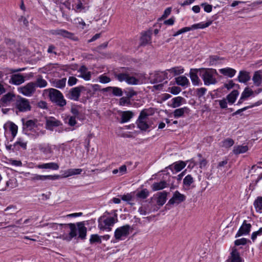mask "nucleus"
<instances>
[{"label":"nucleus","mask_w":262,"mask_h":262,"mask_svg":"<svg viewBox=\"0 0 262 262\" xmlns=\"http://www.w3.org/2000/svg\"><path fill=\"white\" fill-rule=\"evenodd\" d=\"M67 82L66 78H62L61 79H55L51 80V84L53 86L58 89H63L65 87Z\"/></svg>","instance_id":"nucleus-27"},{"label":"nucleus","mask_w":262,"mask_h":262,"mask_svg":"<svg viewBox=\"0 0 262 262\" xmlns=\"http://www.w3.org/2000/svg\"><path fill=\"white\" fill-rule=\"evenodd\" d=\"M60 226H64V228L68 227L70 229V232L68 235H63V238L67 241H70L74 237H76L77 235V231H78V237L81 239H84L86 236L87 229L84 226L83 224L79 222L77 223V226L75 224L70 223L68 224H61Z\"/></svg>","instance_id":"nucleus-1"},{"label":"nucleus","mask_w":262,"mask_h":262,"mask_svg":"<svg viewBox=\"0 0 262 262\" xmlns=\"http://www.w3.org/2000/svg\"><path fill=\"white\" fill-rule=\"evenodd\" d=\"M262 234V227L260 228L257 231L253 232L251 235V239L253 241H254L256 238L257 236Z\"/></svg>","instance_id":"nucleus-64"},{"label":"nucleus","mask_w":262,"mask_h":262,"mask_svg":"<svg viewBox=\"0 0 262 262\" xmlns=\"http://www.w3.org/2000/svg\"><path fill=\"white\" fill-rule=\"evenodd\" d=\"M1 107L8 106L16 100V96L14 93L9 92L6 93V90L1 84Z\"/></svg>","instance_id":"nucleus-10"},{"label":"nucleus","mask_w":262,"mask_h":262,"mask_svg":"<svg viewBox=\"0 0 262 262\" xmlns=\"http://www.w3.org/2000/svg\"><path fill=\"white\" fill-rule=\"evenodd\" d=\"M35 83V88L36 87H38L40 88H45L47 85V82L46 80L42 78V77H38Z\"/></svg>","instance_id":"nucleus-47"},{"label":"nucleus","mask_w":262,"mask_h":262,"mask_svg":"<svg viewBox=\"0 0 262 262\" xmlns=\"http://www.w3.org/2000/svg\"><path fill=\"white\" fill-rule=\"evenodd\" d=\"M190 28L189 27H184L179 30H178L177 32H176L173 35V36L176 37L180 34H181L182 33L190 31Z\"/></svg>","instance_id":"nucleus-61"},{"label":"nucleus","mask_w":262,"mask_h":262,"mask_svg":"<svg viewBox=\"0 0 262 262\" xmlns=\"http://www.w3.org/2000/svg\"><path fill=\"white\" fill-rule=\"evenodd\" d=\"M25 77L20 74H13L11 76L10 82L15 85H19L25 81Z\"/></svg>","instance_id":"nucleus-28"},{"label":"nucleus","mask_w":262,"mask_h":262,"mask_svg":"<svg viewBox=\"0 0 262 262\" xmlns=\"http://www.w3.org/2000/svg\"><path fill=\"white\" fill-rule=\"evenodd\" d=\"M200 73V69H191L189 72V76L191 82L194 85L201 84V81L199 79L198 74Z\"/></svg>","instance_id":"nucleus-23"},{"label":"nucleus","mask_w":262,"mask_h":262,"mask_svg":"<svg viewBox=\"0 0 262 262\" xmlns=\"http://www.w3.org/2000/svg\"><path fill=\"white\" fill-rule=\"evenodd\" d=\"M39 151L45 155H50V156L53 154L54 150L59 151V148L55 145L49 143H42L38 146Z\"/></svg>","instance_id":"nucleus-12"},{"label":"nucleus","mask_w":262,"mask_h":262,"mask_svg":"<svg viewBox=\"0 0 262 262\" xmlns=\"http://www.w3.org/2000/svg\"><path fill=\"white\" fill-rule=\"evenodd\" d=\"M193 178L190 174L186 176L183 180V184L185 186L190 187V186L193 183Z\"/></svg>","instance_id":"nucleus-51"},{"label":"nucleus","mask_w":262,"mask_h":262,"mask_svg":"<svg viewBox=\"0 0 262 262\" xmlns=\"http://www.w3.org/2000/svg\"><path fill=\"white\" fill-rule=\"evenodd\" d=\"M254 206L257 212H262V196H259L255 200Z\"/></svg>","instance_id":"nucleus-46"},{"label":"nucleus","mask_w":262,"mask_h":262,"mask_svg":"<svg viewBox=\"0 0 262 262\" xmlns=\"http://www.w3.org/2000/svg\"><path fill=\"white\" fill-rule=\"evenodd\" d=\"M151 36L149 33L145 32L143 34L141 38V45L145 46L150 42Z\"/></svg>","instance_id":"nucleus-45"},{"label":"nucleus","mask_w":262,"mask_h":262,"mask_svg":"<svg viewBox=\"0 0 262 262\" xmlns=\"http://www.w3.org/2000/svg\"><path fill=\"white\" fill-rule=\"evenodd\" d=\"M75 116H68L65 119L66 123L71 126H73L77 123Z\"/></svg>","instance_id":"nucleus-53"},{"label":"nucleus","mask_w":262,"mask_h":262,"mask_svg":"<svg viewBox=\"0 0 262 262\" xmlns=\"http://www.w3.org/2000/svg\"><path fill=\"white\" fill-rule=\"evenodd\" d=\"M46 128L50 130H53L54 127H58L62 125L60 121L53 117L46 118Z\"/></svg>","instance_id":"nucleus-20"},{"label":"nucleus","mask_w":262,"mask_h":262,"mask_svg":"<svg viewBox=\"0 0 262 262\" xmlns=\"http://www.w3.org/2000/svg\"><path fill=\"white\" fill-rule=\"evenodd\" d=\"M86 89L83 86H79L71 89L69 93L68 98L74 101H78L82 91H86Z\"/></svg>","instance_id":"nucleus-16"},{"label":"nucleus","mask_w":262,"mask_h":262,"mask_svg":"<svg viewBox=\"0 0 262 262\" xmlns=\"http://www.w3.org/2000/svg\"><path fill=\"white\" fill-rule=\"evenodd\" d=\"M190 112V109L186 106L176 109L173 112V117L176 118L183 117L184 116V114H189Z\"/></svg>","instance_id":"nucleus-26"},{"label":"nucleus","mask_w":262,"mask_h":262,"mask_svg":"<svg viewBox=\"0 0 262 262\" xmlns=\"http://www.w3.org/2000/svg\"><path fill=\"white\" fill-rule=\"evenodd\" d=\"M130 103L129 97H123L120 99L119 104L122 106L128 105Z\"/></svg>","instance_id":"nucleus-57"},{"label":"nucleus","mask_w":262,"mask_h":262,"mask_svg":"<svg viewBox=\"0 0 262 262\" xmlns=\"http://www.w3.org/2000/svg\"><path fill=\"white\" fill-rule=\"evenodd\" d=\"M186 196L181 193L178 190L176 191L172 196V198L169 200L168 204L169 205H178L182 202L185 201Z\"/></svg>","instance_id":"nucleus-18"},{"label":"nucleus","mask_w":262,"mask_h":262,"mask_svg":"<svg viewBox=\"0 0 262 262\" xmlns=\"http://www.w3.org/2000/svg\"><path fill=\"white\" fill-rule=\"evenodd\" d=\"M254 93V92L249 88L246 87L243 93H242V96L243 97H244L245 99H247L248 98H249L250 96H252Z\"/></svg>","instance_id":"nucleus-52"},{"label":"nucleus","mask_w":262,"mask_h":262,"mask_svg":"<svg viewBox=\"0 0 262 262\" xmlns=\"http://www.w3.org/2000/svg\"><path fill=\"white\" fill-rule=\"evenodd\" d=\"M167 193L165 191L160 192L157 198V203L158 205H163L166 201Z\"/></svg>","instance_id":"nucleus-43"},{"label":"nucleus","mask_w":262,"mask_h":262,"mask_svg":"<svg viewBox=\"0 0 262 262\" xmlns=\"http://www.w3.org/2000/svg\"><path fill=\"white\" fill-rule=\"evenodd\" d=\"M132 230V228L129 225H125L117 228L114 232L115 239L113 242L116 243L124 240L128 236Z\"/></svg>","instance_id":"nucleus-8"},{"label":"nucleus","mask_w":262,"mask_h":262,"mask_svg":"<svg viewBox=\"0 0 262 262\" xmlns=\"http://www.w3.org/2000/svg\"><path fill=\"white\" fill-rule=\"evenodd\" d=\"M45 133V130L40 129L39 125H37L36 127H34L33 129H31L30 131L26 132L25 134L31 139H35L40 136H43Z\"/></svg>","instance_id":"nucleus-19"},{"label":"nucleus","mask_w":262,"mask_h":262,"mask_svg":"<svg viewBox=\"0 0 262 262\" xmlns=\"http://www.w3.org/2000/svg\"><path fill=\"white\" fill-rule=\"evenodd\" d=\"M248 147L247 145H237L233 148V152L235 155L245 153L248 150Z\"/></svg>","instance_id":"nucleus-40"},{"label":"nucleus","mask_w":262,"mask_h":262,"mask_svg":"<svg viewBox=\"0 0 262 262\" xmlns=\"http://www.w3.org/2000/svg\"><path fill=\"white\" fill-rule=\"evenodd\" d=\"M4 129L6 139L12 141L17 133V126L13 122H8L4 125Z\"/></svg>","instance_id":"nucleus-9"},{"label":"nucleus","mask_w":262,"mask_h":262,"mask_svg":"<svg viewBox=\"0 0 262 262\" xmlns=\"http://www.w3.org/2000/svg\"><path fill=\"white\" fill-rule=\"evenodd\" d=\"M221 74L224 76H227L230 78L233 77L236 74V70L231 68H225L219 70Z\"/></svg>","instance_id":"nucleus-32"},{"label":"nucleus","mask_w":262,"mask_h":262,"mask_svg":"<svg viewBox=\"0 0 262 262\" xmlns=\"http://www.w3.org/2000/svg\"><path fill=\"white\" fill-rule=\"evenodd\" d=\"M227 262H244V260L241 257L239 252L235 247H233Z\"/></svg>","instance_id":"nucleus-21"},{"label":"nucleus","mask_w":262,"mask_h":262,"mask_svg":"<svg viewBox=\"0 0 262 262\" xmlns=\"http://www.w3.org/2000/svg\"><path fill=\"white\" fill-rule=\"evenodd\" d=\"M168 78V73L167 71H157L152 73H150L148 77L149 80L151 83L155 84L160 83L158 84H156L153 86V88L156 90H161L163 89L164 84L167 83L166 81L164 83L162 81Z\"/></svg>","instance_id":"nucleus-4"},{"label":"nucleus","mask_w":262,"mask_h":262,"mask_svg":"<svg viewBox=\"0 0 262 262\" xmlns=\"http://www.w3.org/2000/svg\"><path fill=\"white\" fill-rule=\"evenodd\" d=\"M82 171L81 168H70L64 171V177L67 178L74 175L80 174Z\"/></svg>","instance_id":"nucleus-38"},{"label":"nucleus","mask_w":262,"mask_h":262,"mask_svg":"<svg viewBox=\"0 0 262 262\" xmlns=\"http://www.w3.org/2000/svg\"><path fill=\"white\" fill-rule=\"evenodd\" d=\"M154 113L153 109L151 108L142 110L137 121L138 128L142 130L147 129L149 127V125L147 123V117L152 115Z\"/></svg>","instance_id":"nucleus-6"},{"label":"nucleus","mask_w":262,"mask_h":262,"mask_svg":"<svg viewBox=\"0 0 262 262\" xmlns=\"http://www.w3.org/2000/svg\"><path fill=\"white\" fill-rule=\"evenodd\" d=\"M176 82L178 85L182 86H187L189 84V80L184 76H180L176 78Z\"/></svg>","instance_id":"nucleus-39"},{"label":"nucleus","mask_w":262,"mask_h":262,"mask_svg":"<svg viewBox=\"0 0 262 262\" xmlns=\"http://www.w3.org/2000/svg\"><path fill=\"white\" fill-rule=\"evenodd\" d=\"M74 24H75L77 27H80L83 29L85 26V23L84 20L80 17L76 18L74 19Z\"/></svg>","instance_id":"nucleus-55"},{"label":"nucleus","mask_w":262,"mask_h":262,"mask_svg":"<svg viewBox=\"0 0 262 262\" xmlns=\"http://www.w3.org/2000/svg\"><path fill=\"white\" fill-rule=\"evenodd\" d=\"M60 176L55 175H40L37 174H32L30 178V180L33 182L38 181H45L46 180H56L60 178Z\"/></svg>","instance_id":"nucleus-17"},{"label":"nucleus","mask_w":262,"mask_h":262,"mask_svg":"<svg viewBox=\"0 0 262 262\" xmlns=\"http://www.w3.org/2000/svg\"><path fill=\"white\" fill-rule=\"evenodd\" d=\"M133 116L134 113L132 111H123L121 113V118L120 122L121 123L127 122L129 121Z\"/></svg>","instance_id":"nucleus-36"},{"label":"nucleus","mask_w":262,"mask_h":262,"mask_svg":"<svg viewBox=\"0 0 262 262\" xmlns=\"http://www.w3.org/2000/svg\"><path fill=\"white\" fill-rule=\"evenodd\" d=\"M48 92L50 100L56 103L60 106H63L66 105V100L64 99L62 94L58 90L50 88L45 90Z\"/></svg>","instance_id":"nucleus-7"},{"label":"nucleus","mask_w":262,"mask_h":262,"mask_svg":"<svg viewBox=\"0 0 262 262\" xmlns=\"http://www.w3.org/2000/svg\"><path fill=\"white\" fill-rule=\"evenodd\" d=\"M51 33L54 35H60L65 38L71 39L74 41H77L78 38L74 33L64 29H55L51 31Z\"/></svg>","instance_id":"nucleus-13"},{"label":"nucleus","mask_w":262,"mask_h":262,"mask_svg":"<svg viewBox=\"0 0 262 262\" xmlns=\"http://www.w3.org/2000/svg\"><path fill=\"white\" fill-rule=\"evenodd\" d=\"M18 92L26 96H32L35 91V83L31 82L18 89Z\"/></svg>","instance_id":"nucleus-15"},{"label":"nucleus","mask_w":262,"mask_h":262,"mask_svg":"<svg viewBox=\"0 0 262 262\" xmlns=\"http://www.w3.org/2000/svg\"><path fill=\"white\" fill-rule=\"evenodd\" d=\"M78 71L80 73V77L84 79L85 80H89L91 78V73L88 71V69L84 66H81Z\"/></svg>","instance_id":"nucleus-31"},{"label":"nucleus","mask_w":262,"mask_h":262,"mask_svg":"<svg viewBox=\"0 0 262 262\" xmlns=\"http://www.w3.org/2000/svg\"><path fill=\"white\" fill-rule=\"evenodd\" d=\"M252 81L253 82V84L256 86H259L262 83V71L258 70L255 71L254 73Z\"/></svg>","instance_id":"nucleus-29"},{"label":"nucleus","mask_w":262,"mask_h":262,"mask_svg":"<svg viewBox=\"0 0 262 262\" xmlns=\"http://www.w3.org/2000/svg\"><path fill=\"white\" fill-rule=\"evenodd\" d=\"M185 166V162L182 161H180L174 163L172 165H170L169 167L172 170L174 169L176 172H179L183 169Z\"/></svg>","instance_id":"nucleus-34"},{"label":"nucleus","mask_w":262,"mask_h":262,"mask_svg":"<svg viewBox=\"0 0 262 262\" xmlns=\"http://www.w3.org/2000/svg\"><path fill=\"white\" fill-rule=\"evenodd\" d=\"M171 11V8L169 7L166 8L163 14L162 15V16L159 18V20H161L162 19H163L164 18H166L170 14Z\"/></svg>","instance_id":"nucleus-63"},{"label":"nucleus","mask_w":262,"mask_h":262,"mask_svg":"<svg viewBox=\"0 0 262 262\" xmlns=\"http://www.w3.org/2000/svg\"><path fill=\"white\" fill-rule=\"evenodd\" d=\"M27 141L22 138H18L13 144L12 151H19L21 149L26 150L27 147Z\"/></svg>","instance_id":"nucleus-22"},{"label":"nucleus","mask_w":262,"mask_h":262,"mask_svg":"<svg viewBox=\"0 0 262 262\" xmlns=\"http://www.w3.org/2000/svg\"><path fill=\"white\" fill-rule=\"evenodd\" d=\"M136 73L129 72L128 69L122 68V71L118 74H115V77L119 81H125L128 84L137 85L139 83V80L134 76Z\"/></svg>","instance_id":"nucleus-5"},{"label":"nucleus","mask_w":262,"mask_h":262,"mask_svg":"<svg viewBox=\"0 0 262 262\" xmlns=\"http://www.w3.org/2000/svg\"><path fill=\"white\" fill-rule=\"evenodd\" d=\"M234 143L233 139L227 138L223 141V146L225 148H229L232 146Z\"/></svg>","instance_id":"nucleus-56"},{"label":"nucleus","mask_w":262,"mask_h":262,"mask_svg":"<svg viewBox=\"0 0 262 262\" xmlns=\"http://www.w3.org/2000/svg\"><path fill=\"white\" fill-rule=\"evenodd\" d=\"M36 167L39 169H49L56 170L59 169V166L56 163L51 162L38 164L36 166Z\"/></svg>","instance_id":"nucleus-30"},{"label":"nucleus","mask_w":262,"mask_h":262,"mask_svg":"<svg viewBox=\"0 0 262 262\" xmlns=\"http://www.w3.org/2000/svg\"><path fill=\"white\" fill-rule=\"evenodd\" d=\"M16 212V207L13 205H10L7 207L4 211L5 215L10 214L12 215Z\"/></svg>","instance_id":"nucleus-50"},{"label":"nucleus","mask_w":262,"mask_h":262,"mask_svg":"<svg viewBox=\"0 0 262 262\" xmlns=\"http://www.w3.org/2000/svg\"><path fill=\"white\" fill-rule=\"evenodd\" d=\"M99 82L102 83H107L111 81V79L104 75H100L99 77Z\"/></svg>","instance_id":"nucleus-60"},{"label":"nucleus","mask_w":262,"mask_h":262,"mask_svg":"<svg viewBox=\"0 0 262 262\" xmlns=\"http://www.w3.org/2000/svg\"><path fill=\"white\" fill-rule=\"evenodd\" d=\"M217 75V72L214 69L200 68V76L205 85L215 84L217 82L216 78Z\"/></svg>","instance_id":"nucleus-3"},{"label":"nucleus","mask_w":262,"mask_h":262,"mask_svg":"<svg viewBox=\"0 0 262 262\" xmlns=\"http://www.w3.org/2000/svg\"><path fill=\"white\" fill-rule=\"evenodd\" d=\"M251 225L250 224L247 223L246 221L245 220L236 233L235 237L248 234L251 230Z\"/></svg>","instance_id":"nucleus-24"},{"label":"nucleus","mask_w":262,"mask_h":262,"mask_svg":"<svg viewBox=\"0 0 262 262\" xmlns=\"http://www.w3.org/2000/svg\"><path fill=\"white\" fill-rule=\"evenodd\" d=\"M238 94L237 90H233L227 96L226 99L229 103L233 104L235 102Z\"/></svg>","instance_id":"nucleus-42"},{"label":"nucleus","mask_w":262,"mask_h":262,"mask_svg":"<svg viewBox=\"0 0 262 262\" xmlns=\"http://www.w3.org/2000/svg\"><path fill=\"white\" fill-rule=\"evenodd\" d=\"M23 123V132L25 134L26 132L30 131L31 129L36 127L37 125H40L37 119H26L25 118L21 119Z\"/></svg>","instance_id":"nucleus-14"},{"label":"nucleus","mask_w":262,"mask_h":262,"mask_svg":"<svg viewBox=\"0 0 262 262\" xmlns=\"http://www.w3.org/2000/svg\"><path fill=\"white\" fill-rule=\"evenodd\" d=\"M250 79L249 73L246 71H241L238 76V80L241 83H246Z\"/></svg>","instance_id":"nucleus-37"},{"label":"nucleus","mask_w":262,"mask_h":262,"mask_svg":"<svg viewBox=\"0 0 262 262\" xmlns=\"http://www.w3.org/2000/svg\"><path fill=\"white\" fill-rule=\"evenodd\" d=\"M16 180L15 179H10L6 182V187L3 190H8L16 186Z\"/></svg>","instance_id":"nucleus-48"},{"label":"nucleus","mask_w":262,"mask_h":262,"mask_svg":"<svg viewBox=\"0 0 262 262\" xmlns=\"http://www.w3.org/2000/svg\"><path fill=\"white\" fill-rule=\"evenodd\" d=\"M167 185V183L165 181H163L157 183H154L152 185L151 188L152 190L157 191L166 187Z\"/></svg>","instance_id":"nucleus-44"},{"label":"nucleus","mask_w":262,"mask_h":262,"mask_svg":"<svg viewBox=\"0 0 262 262\" xmlns=\"http://www.w3.org/2000/svg\"><path fill=\"white\" fill-rule=\"evenodd\" d=\"M165 71H167L168 73L169 72L170 74L168 76V77H172L183 73L184 72V69L181 67H176L170 69H167Z\"/></svg>","instance_id":"nucleus-33"},{"label":"nucleus","mask_w":262,"mask_h":262,"mask_svg":"<svg viewBox=\"0 0 262 262\" xmlns=\"http://www.w3.org/2000/svg\"><path fill=\"white\" fill-rule=\"evenodd\" d=\"M206 92L207 89L205 88H201L196 89V94L198 97L200 98L203 96L205 94Z\"/></svg>","instance_id":"nucleus-58"},{"label":"nucleus","mask_w":262,"mask_h":262,"mask_svg":"<svg viewBox=\"0 0 262 262\" xmlns=\"http://www.w3.org/2000/svg\"><path fill=\"white\" fill-rule=\"evenodd\" d=\"M212 23V21H209L206 22V23H204L203 22H201L198 24H195L192 25L191 26L189 27L190 30H196L198 29H204L209 27Z\"/></svg>","instance_id":"nucleus-41"},{"label":"nucleus","mask_w":262,"mask_h":262,"mask_svg":"<svg viewBox=\"0 0 262 262\" xmlns=\"http://www.w3.org/2000/svg\"><path fill=\"white\" fill-rule=\"evenodd\" d=\"M209 66L215 65L217 63L219 60V57L217 56H212L209 57Z\"/></svg>","instance_id":"nucleus-59"},{"label":"nucleus","mask_w":262,"mask_h":262,"mask_svg":"<svg viewBox=\"0 0 262 262\" xmlns=\"http://www.w3.org/2000/svg\"><path fill=\"white\" fill-rule=\"evenodd\" d=\"M248 239L245 238H242L235 241L234 244L235 246L245 245L247 244Z\"/></svg>","instance_id":"nucleus-62"},{"label":"nucleus","mask_w":262,"mask_h":262,"mask_svg":"<svg viewBox=\"0 0 262 262\" xmlns=\"http://www.w3.org/2000/svg\"><path fill=\"white\" fill-rule=\"evenodd\" d=\"M112 90V93L116 96H121L123 94V92L121 88L118 87L108 86L106 88H103L101 90L102 92H108L110 90Z\"/></svg>","instance_id":"nucleus-35"},{"label":"nucleus","mask_w":262,"mask_h":262,"mask_svg":"<svg viewBox=\"0 0 262 262\" xmlns=\"http://www.w3.org/2000/svg\"><path fill=\"white\" fill-rule=\"evenodd\" d=\"M118 222L117 215L110 214L105 212L98 219V228L100 231L110 232L116 223Z\"/></svg>","instance_id":"nucleus-2"},{"label":"nucleus","mask_w":262,"mask_h":262,"mask_svg":"<svg viewBox=\"0 0 262 262\" xmlns=\"http://www.w3.org/2000/svg\"><path fill=\"white\" fill-rule=\"evenodd\" d=\"M15 106L16 108L21 112H28L31 109L29 101L19 96H18L16 98Z\"/></svg>","instance_id":"nucleus-11"},{"label":"nucleus","mask_w":262,"mask_h":262,"mask_svg":"<svg viewBox=\"0 0 262 262\" xmlns=\"http://www.w3.org/2000/svg\"><path fill=\"white\" fill-rule=\"evenodd\" d=\"M149 195V191L147 189H144L137 193L136 196L141 199H145Z\"/></svg>","instance_id":"nucleus-49"},{"label":"nucleus","mask_w":262,"mask_h":262,"mask_svg":"<svg viewBox=\"0 0 262 262\" xmlns=\"http://www.w3.org/2000/svg\"><path fill=\"white\" fill-rule=\"evenodd\" d=\"M185 102V99L181 96L173 98L168 105L172 108H177L180 106Z\"/></svg>","instance_id":"nucleus-25"},{"label":"nucleus","mask_w":262,"mask_h":262,"mask_svg":"<svg viewBox=\"0 0 262 262\" xmlns=\"http://www.w3.org/2000/svg\"><path fill=\"white\" fill-rule=\"evenodd\" d=\"M90 244L94 243H101V239L100 236L98 235L97 234H92L91 237L90 238Z\"/></svg>","instance_id":"nucleus-54"}]
</instances>
